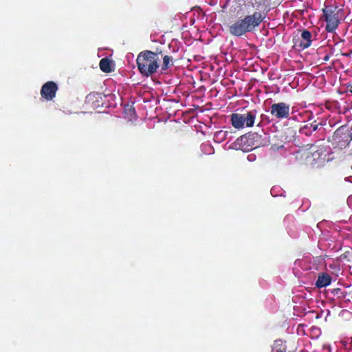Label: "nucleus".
<instances>
[{"instance_id": "nucleus-9", "label": "nucleus", "mask_w": 352, "mask_h": 352, "mask_svg": "<svg viewBox=\"0 0 352 352\" xmlns=\"http://www.w3.org/2000/svg\"><path fill=\"white\" fill-rule=\"evenodd\" d=\"M58 89V87L56 82L47 81L43 84L41 89V96L43 99L51 101L56 97Z\"/></svg>"}, {"instance_id": "nucleus-6", "label": "nucleus", "mask_w": 352, "mask_h": 352, "mask_svg": "<svg viewBox=\"0 0 352 352\" xmlns=\"http://www.w3.org/2000/svg\"><path fill=\"white\" fill-rule=\"evenodd\" d=\"M261 136L256 133H248L235 141V144L243 151H250L260 146Z\"/></svg>"}, {"instance_id": "nucleus-2", "label": "nucleus", "mask_w": 352, "mask_h": 352, "mask_svg": "<svg viewBox=\"0 0 352 352\" xmlns=\"http://www.w3.org/2000/svg\"><path fill=\"white\" fill-rule=\"evenodd\" d=\"M160 59L157 52L144 50L140 52L136 58V64L140 73L146 77L153 76L160 67Z\"/></svg>"}, {"instance_id": "nucleus-11", "label": "nucleus", "mask_w": 352, "mask_h": 352, "mask_svg": "<svg viewBox=\"0 0 352 352\" xmlns=\"http://www.w3.org/2000/svg\"><path fill=\"white\" fill-rule=\"evenodd\" d=\"M332 278L327 273H322L318 275V279L316 282V287L317 288H322L329 285L331 283Z\"/></svg>"}, {"instance_id": "nucleus-22", "label": "nucleus", "mask_w": 352, "mask_h": 352, "mask_svg": "<svg viewBox=\"0 0 352 352\" xmlns=\"http://www.w3.org/2000/svg\"><path fill=\"white\" fill-rule=\"evenodd\" d=\"M309 118V120H312V118H313V114H312L311 113H310V115H309V118Z\"/></svg>"}, {"instance_id": "nucleus-18", "label": "nucleus", "mask_w": 352, "mask_h": 352, "mask_svg": "<svg viewBox=\"0 0 352 352\" xmlns=\"http://www.w3.org/2000/svg\"><path fill=\"white\" fill-rule=\"evenodd\" d=\"M339 292H340V293H341V294H342V298H346L347 294H346V292H344V291L342 292V291H341V289H339V288H338V289H334V292H335V294H338Z\"/></svg>"}, {"instance_id": "nucleus-13", "label": "nucleus", "mask_w": 352, "mask_h": 352, "mask_svg": "<svg viewBox=\"0 0 352 352\" xmlns=\"http://www.w3.org/2000/svg\"><path fill=\"white\" fill-rule=\"evenodd\" d=\"M272 352H287V347L281 340H275L272 346Z\"/></svg>"}, {"instance_id": "nucleus-21", "label": "nucleus", "mask_w": 352, "mask_h": 352, "mask_svg": "<svg viewBox=\"0 0 352 352\" xmlns=\"http://www.w3.org/2000/svg\"><path fill=\"white\" fill-rule=\"evenodd\" d=\"M348 91L352 94V83L349 85Z\"/></svg>"}, {"instance_id": "nucleus-19", "label": "nucleus", "mask_w": 352, "mask_h": 352, "mask_svg": "<svg viewBox=\"0 0 352 352\" xmlns=\"http://www.w3.org/2000/svg\"><path fill=\"white\" fill-rule=\"evenodd\" d=\"M225 135H226V132H223V131H217V132L215 133V137H216L217 138H219H219H221V139H223V138H224V137H225Z\"/></svg>"}, {"instance_id": "nucleus-5", "label": "nucleus", "mask_w": 352, "mask_h": 352, "mask_svg": "<svg viewBox=\"0 0 352 352\" xmlns=\"http://www.w3.org/2000/svg\"><path fill=\"white\" fill-rule=\"evenodd\" d=\"M257 111L252 109L247 111L245 114L232 113L230 116V122L234 128L240 129L246 127H252L254 124L257 116Z\"/></svg>"}, {"instance_id": "nucleus-16", "label": "nucleus", "mask_w": 352, "mask_h": 352, "mask_svg": "<svg viewBox=\"0 0 352 352\" xmlns=\"http://www.w3.org/2000/svg\"><path fill=\"white\" fill-rule=\"evenodd\" d=\"M309 124L311 128V130L312 131V132H315L319 129L320 126H324L326 124V122L322 120L319 122H317L316 120H314L311 123H309Z\"/></svg>"}, {"instance_id": "nucleus-8", "label": "nucleus", "mask_w": 352, "mask_h": 352, "mask_svg": "<svg viewBox=\"0 0 352 352\" xmlns=\"http://www.w3.org/2000/svg\"><path fill=\"white\" fill-rule=\"evenodd\" d=\"M290 106L285 102L274 103L271 106L270 113L277 119L288 118Z\"/></svg>"}, {"instance_id": "nucleus-7", "label": "nucleus", "mask_w": 352, "mask_h": 352, "mask_svg": "<svg viewBox=\"0 0 352 352\" xmlns=\"http://www.w3.org/2000/svg\"><path fill=\"white\" fill-rule=\"evenodd\" d=\"M333 138L338 146L341 148H345L352 140V133L349 129L340 127L336 130Z\"/></svg>"}, {"instance_id": "nucleus-12", "label": "nucleus", "mask_w": 352, "mask_h": 352, "mask_svg": "<svg viewBox=\"0 0 352 352\" xmlns=\"http://www.w3.org/2000/svg\"><path fill=\"white\" fill-rule=\"evenodd\" d=\"M99 66L103 72L110 73L113 71L112 62L107 57L100 60Z\"/></svg>"}, {"instance_id": "nucleus-1", "label": "nucleus", "mask_w": 352, "mask_h": 352, "mask_svg": "<svg viewBox=\"0 0 352 352\" xmlns=\"http://www.w3.org/2000/svg\"><path fill=\"white\" fill-rule=\"evenodd\" d=\"M265 18V14L261 12H254L252 14L240 17L228 27L229 32L234 36H241L248 32H253Z\"/></svg>"}, {"instance_id": "nucleus-10", "label": "nucleus", "mask_w": 352, "mask_h": 352, "mask_svg": "<svg viewBox=\"0 0 352 352\" xmlns=\"http://www.w3.org/2000/svg\"><path fill=\"white\" fill-rule=\"evenodd\" d=\"M300 37L298 38L297 41H294V43L296 47L301 50H305L311 46L313 36L311 32L306 29H302L300 30Z\"/></svg>"}, {"instance_id": "nucleus-3", "label": "nucleus", "mask_w": 352, "mask_h": 352, "mask_svg": "<svg viewBox=\"0 0 352 352\" xmlns=\"http://www.w3.org/2000/svg\"><path fill=\"white\" fill-rule=\"evenodd\" d=\"M325 151L326 149L323 145L308 144L299 148L294 155L299 163L314 165L324 159Z\"/></svg>"}, {"instance_id": "nucleus-17", "label": "nucleus", "mask_w": 352, "mask_h": 352, "mask_svg": "<svg viewBox=\"0 0 352 352\" xmlns=\"http://www.w3.org/2000/svg\"><path fill=\"white\" fill-rule=\"evenodd\" d=\"M124 110H125L126 113H127L129 115H130L131 116H133L135 114V109L133 108L132 107H129V109L125 107Z\"/></svg>"}, {"instance_id": "nucleus-15", "label": "nucleus", "mask_w": 352, "mask_h": 352, "mask_svg": "<svg viewBox=\"0 0 352 352\" xmlns=\"http://www.w3.org/2000/svg\"><path fill=\"white\" fill-rule=\"evenodd\" d=\"M311 126L309 123L305 124L303 126L300 127L299 132L300 134L305 135L306 136H310L312 134V131L311 130Z\"/></svg>"}, {"instance_id": "nucleus-4", "label": "nucleus", "mask_w": 352, "mask_h": 352, "mask_svg": "<svg viewBox=\"0 0 352 352\" xmlns=\"http://www.w3.org/2000/svg\"><path fill=\"white\" fill-rule=\"evenodd\" d=\"M323 18L326 22L325 30L329 32H334L338 27L342 18V10L335 5L324 6L322 9Z\"/></svg>"}, {"instance_id": "nucleus-14", "label": "nucleus", "mask_w": 352, "mask_h": 352, "mask_svg": "<svg viewBox=\"0 0 352 352\" xmlns=\"http://www.w3.org/2000/svg\"><path fill=\"white\" fill-rule=\"evenodd\" d=\"M173 65V58L170 56L165 55L163 57V63L162 65V70L166 71L168 67Z\"/></svg>"}, {"instance_id": "nucleus-20", "label": "nucleus", "mask_w": 352, "mask_h": 352, "mask_svg": "<svg viewBox=\"0 0 352 352\" xmlns=\"http://www.w3.org/2000/svg\"><path fill=\"white\" fill-rule=\"evenodd\" d=\"M329 58H330V56L329 54H326L324 57H323V61L326 62V61H328L329 60Z\"/></svg>"}]
</instances>
